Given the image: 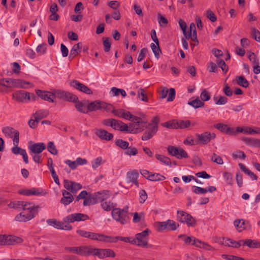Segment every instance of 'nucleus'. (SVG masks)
<instances>
[{
	"mask_svg": "<svg viewBox=\"0 0 260 260\" xmlns=\"http://www.w3.org/2000/svg\"><path fill=\"white\" fill-rule=\"evenodd\" d=\"M102 208L107 212L112 211L113 209L116 208L117 204L111 201H104L101 203Z\"/></svg>",
	"mask_w": 260,
	"mask_h": 260,
	"instance_id": "393cba45",
	"label": "nucleus"
},
{
	"mask_svg": "<svg viewBox=\"0 0 260 260\" xmlns=\"http://www.w3.org/2000/svg\"><path fill=\"white\" fill-rule=\"evenodd\" d=\"M13 97L17 102L23 103L25 100H30V93L24 90H19L13 93Z\"/></svg>",
	"mask_w": 260,
	"mask_h": 260,
	"instance_id": "f8f14e48",
	"label": "nucleus"
},
{
	"mask_svg": "<svg viewBox=\"0 0 260 260\" xmlns=\"http://www.w3.org/2000/svg\"><path fill=\"white\" fill-rule=\"evenodd\" d=\"M184 143L186 145H189L191 146L197 145L199 144V141H198V139L195 140L191 137H187L184 140Z\"/></svg>",
	"mask_w": 260,
	"mask_h": 260,
	"instance_id": "680f3d73",
	"label": "nucleus"
},
{
	"mask_svg": "<svg viewBox=\"0 0 260 260\" xmlns=\"http://www.w3.org/2000/svg\"><path fill=\"white\" fill-rule=\"evenodd\" d=\"M168 226L167 230L168 231H174L177 229V226H179L178 224H177L173 220L169 219L167 220Z\"/></svg>",
	"mask_w": 260,
	"mask_h": 260,
	"instance_id": "bf43d9fd",
	"label": "nucleus"
},
{
	"mask_svg": "<svg viewBox=\"0 0 260 260\" xmlns=\"http://www.w3.org/2000/svg\"><path fill=\"white\" fill-rule=\"evenodd\" d=\"M19 142V140H18V142L17 141V144H14V146L12 148V151L15 155H21L23 157V160L25 162V163L28 164V159L26 151L25 149H23L18 146Z\"/></svg>",
	"mask_w": 260,
	"mask_h": 260,
	"instance_id": "2eb2a0df",
	"label": "nucleus"
},
{
	"mask_svg": "<svg viewBox=\"0 0 260 260\" xmlns=\"http://www.w3.org/2000/svg\"><path fill=\"white\" fill-rule=\"evenodd\" d=\"M47 150L52 154L57 155L58 153V151L53 142L50 141L48 142L47 145Z\"/></svg>",
	"mask_w": 260,
	"mask_h": 260,
	"instance_id": "603ef678",
	"label": "nucleus"
},
{
	"mask_svg": "<svg viewBox=\"0 0 260 260\" xmlns=\"http://www.w3.org/2000/svg\"><path fill=\"white\" fill-rule=\"evenodd\" d=\"M97 203V201L95 200L94 194H93L91 196L86 198L83 201V205L84 206H90L94 205Z\"/></svg>",
	"mask_w": 260,
	"mask_h": 260,
	"instance_id": "a19ab883",
	"label": "nucleus"
},
{
	"mask_svg": "<svg viewBox=\"0 0 260 260\" xmlns=\"http://www.w3.org/2000/svg\"><path fill=\"white\" fill-rule=\"evenodd\" d=\"M196 136L199 141V144L206 145L209 143L212 139H215L216 134L209 132H206L201 134H196Z\"/></svg>",
	"mask_w": 260,
	"mask_h": 260,
	"instance_id": "423d86ee",
	"label": "nucleus"
},
{
	"mask_svg": "<svg viewBox=\"0 0 260 260\" xmlns=\"http://www.w3.org/2000/svg\"><path fill=\"white\" fill-rule=\"evenodd\" d=\"M177 129H184L189 127L191 125V122L189 120H176Z\"/></svg>",
	"mask_w": 260,
	"mask_h": 260,
	"instance_id": "e433bc0d",
	"label": "nucleus"
},
{
	"mask_svg": "<svg viewBox=\"0 0 260 260\" xmlns=\"http://www.w3.org/2000/svg\"><path fill=\"white\" fill-rule=\"evenodd\" d=\"M70 85L71 86L82 92L87 94H92V91L89 88L77 80H73L71 81L70 83Z\"/></svg>",
	"mask_w": 260,
	"mask_h": 260,
	"instance_id": "9d476101",
	"label": "nucleus"
},
{
	"mask_svg": "<svg viewBox=\"0 0 260 260\" xmlns=\"http://www.w3.org/2000/svg\"><path fill=\"white\" fill-rule=\"evenodd\" d=\"M251 34L252 38L256 41L260 42V31L258 29L252 28L251 29Z\"/></svg>",
	"mask_w": 260,
	"mask_h": 260,
	"instance_id": "6e6d98bb",
	"label": "nucleus"
},
{
	"mask_svg": "<svg viewBox=\"0 0 260 260\" xmlns=\"http://www.w3.org/2000/svg\"><path fill=\"white\" fill-rule=\"evenodd\" d=\"M239 166L241 170L246 174L249 176L252 180H257V176L250 170L246 168V167L241 163L239 164Z\"/></svg>",
	"mask_w": 260,
	"mask_h": 260,
	"instance_id": "2f4dec72",
	"label": "nucleus"
},
{
	"mask_svg": "<svg viewBox=\"0 0 260 260\" xmlns=\"http://www.w3.org/2000/svg\"><path fill=\"white\" fill-rule=\"evenodd\" d=\"M146 128H148L144 133L142 137L143 141H147L152 138L157 133L156 128H152L148 126H145Z\"/></svg>",
	"mask_w": 260,
	"mask_h": 260,
	"instance_id": "5701e85b",
	"label": "nucleus"
},
{
	"mask_svg": "<svg viewBox=\"0 0 260 260\" xmlns=\"http://www.w3.org/2000/svg\"><path fill=\"white\" fill-rule=\"evenodd\" d=\"M112 218L121 224H126L129 220L128 215V207L125 206L123 209L116 208L111 212Z\"/></svg>",
	"mask_w": 260,
	"mask_h": 260,
	"instance_id": "f257e3e1",
	"label": "nucleus"
},
{
	"mask_svg": "<svg viewBox=\"0 0 260 260\" xmlns=\"http://www.w3.org/2000/svg\"><path fill=\"white\" fill-rule=\"evenodd\" d=\"M105 249L91 248V255L98 256L100 258L105 257Z\"/></svg>",
	"mask_w": 260,
	"mask_h": 260,
	"instance_id": "58836bf2",
	"label": "nucleus"
},
{
	"mask_svg": "<svg viewBox=\"0 0 260 260\" xmlns=\"http://www.w3.org/2000/svg\"><path fill=\"white\" fill-rule=\"evenodd\" d=\"M114 129L119 130L121 131H128V127L127 124H125L120 120L114 119L112 126Z\"/></svg>",
	"mask_w": 260,
	"mask_h": 260,
	"instance_id": "a878e982",
	"label": "nucleus"
},
{
	"mask_svg": "<svg viewBox=\"0 0 260 260\" xmlns=\"http://www.w3.org/2000/svg\"><path fill=\"white\" fill-rule=\"evenodd\" d=\"M242 140L247 145L257 147V139L245 137L242 139Z\"/></svg>",
	"mask_w": 260,
	"mask_h": 260,
	"instance_id": "ea45409f",
	"label": "nucleus"
},
{
	"mask_svg": "<svg viewBox=\"0 0 260 260\" xmlns=\"http://www.w3.org/2000/svg\"><path fill=\"white\" fill-rule=\"evenodd\" d=\"M236 83L238 85L245 88L248 87L249 85L248 81L242 76L236 77Z\"/></svg>",
	"mask_w": 260,
	"mask_h": 260,
	"instance_id": "4c0bfd02",
	"label": "nucleus"
},
{
	"mask_svg": "<svg viewBox=\"0 0 260 260\" xmlns=\"http://www.w3.org/2000/svg\"><path fill=\"white\" fill-rule=\"evenodd\" d=\"M46 145L44 143H36L28 145L29 153L41 154L45 149Z\"/></svg>",
	"mask_w": 260,
	"mask_h": 260,
	"instance_id": "ddd939ff",
	"label": "nucleus"
},
{
	"mask_svg": "<svg viewBox=\"0 0 260 260\" xmlns=\"http://www.w3.org/2000/svg\"><path fill=\"white\" fill-rule=\"evenodd\" d=\"M2 132L8 138H13V144H17V141L19 140V133L10 126H5L2 128Z\"/></svg>",
	"mask_w": 260,
	"mask_h": 260,
	"instance_id": "0eeeda50",
	"label": "nucleus"
},
{
	"mask_svg": "<svg viewBox=\"0 0 260 260\" xmlns=\"http://www.w3.org/2000/svg\"><path fill=\"white\" fill-rule=\"evenodd\" d=\"M178 238L181 239L187 245H191L194 246H195V241L199 240L195 238L194 237L187 236L185 235H179Z\"/></svg>",
	"mask_w": 260,
	"mask_h": 260,
	"instance_id": "c756f323",
	"label": "nucleus"
},
{
	"mask_svg": "<svg viewBox=\"0 0 260 260\" xmlns=\"http://www.w3.org/2000/svg\"><path fill=\"white\" fill-rule=\"evenodd\" d=\"M118 240L124 241L125 242H128L132 244L135 245L136 241L134 240V238L131 237H124L121 236H110V243H116Z\"/></svg>",
	"mask_w": 260,
	"mask_h": 260,
	"instance_id": "b1692460",
	"label": "nucleus"
},
{
	"mask_svg": "<svg viewBox=\"0 0 260 260\" xmlns=\"http://www.w3.org/2000/svg\"><path fill=\"white\" fill-rule=\"evenodd\" d=\"M179 24L183 31L184 37L186 39H189V38L191 37V32H187V25L185 22L182 19H180L179 21Z\"/></svg>",
	"mask_w": 260,
	"mask_h": 260,
	"instance_id": "473e14b6",
	"label": "nucleus"
},
{
	"mask_svg": "<svg viewBox=\"0 0 260 260\" xmlns=\"http://www.w3.org/2000/svg\"><path fill=\"white\" fill-rule=\"evenodd\" d=\"M49 115V111L47 110H39L37 111L34 114V118L39 121L43 118L46 117Z\"/></svg>",
	"mask_w": 260,
	"mask_h": 260,
	"instance_id": "cd10ccee",
	"label": "nucleus"
},
{
	"mask_svg": "<svg viewBox=\"0 0 260 260\" xmlns=\"http://www.w3.org/2000/svg\"><path fill=\"white\" fill-rule=\"evenodd\" d=\"M104 162H103V159L102 157L100 156L94 159L92 161V167L93 169H96L98 168L100 165H101Z\"/></svg>",
	"mask_w": 260,
	"mask_h": 260,
	"instance_id": "052dcab7",
	"label": "nucleus"
},
{
	"mask_svg": "<svg viewBox=\"0 0 260 260\" xmlns=\"http://www.w3.org/2000/svg\"><path fill=\"white\" fill-rule=\"evenodd\" d=\"M177 219L181 222L186 223L188 226H194L196 221L189 214L183 211H177Z\"/></svg>",
	"mask_w": 260,
	"mask_h": 260,
	"instance_id": "7ed1b4c3",
	"label": "nucleus"
},
{
	"mask_svg": "<svg viewBox=\"0 0 260 260\" xmlns=\"http://www.w3.org/2000/svg\"><path fill=\"white\" fill-rule=\"evenodd\" d=\"M101 101H95L91 102L87 106L88 112L100 110Z\"/></svg>",
	"mask_w": 260,
	"mask_h": 260,
	"instance_id": "f704fd0d",
	"label": "nucleus"
},
{
	"mask_svg": "<svg viewBox=\"0 0 260 260\" xmlns=\"http://www.w3.org/2000/svg\"><path fill=\"white\" fill-rule=\"evenodd\" d=\"M37 214L38 211L34 210L32 211H23V212L15 217V220L20 222H26L34 218Z\"/></svg>",
	"mask_w": 260,
	"mask_h": 260,
	"instance_id": "6e6552de",
	"label": "nucleus"
},
{
	"mask_svg": "<svg viewBox=\"0 0 260 260\" xmlns=\"http://www.w3.org/2000/svg\"><path fill=\"white\" fill-rule=\"evenodd\" d=\"M11 81L10 85H5V83H3V80H0V85L4 87L11 88V87H19L20 88V83L21 82V79H16L11 78L10 80Z\"/></svg>",
	"mask_w": 260,
	"mask_h": 260,
	"instance_id": "7c9ffc66",
	"label": "nucleus"
},
{
	"mask_svg": "<svg viewBox=\"0 0 260 260\" xmlns=\"http://www.w3.org/2000/svg\"><path fill=\"white\" fill-rule=\"evenodd\" d=\"M82 45L81 42L75 44L70 51V57H75L78 54L81 52Z\"/></svg>",
	"mask_w": 260,
	"mask_h": 260,
	"instance_id": "72a5a7b5",
	"label": "nucleus"
},
{
	"mask_svg": "<svg viewBox=\"0 0 260 260\" xmlns=\"http://www.w3.org/2000/svg\"><path fill=\"white\" fill-rule=\"evenodd\" d=\"M195 246L201 248H203L208 250H213L214 248L212 247L211 246L209 245L206 243H205L200 240L195 241Z\"/></svg>",
	"mask_w": 260,
	"mask_h": 260,
	"instance_id": "c9c22d12",
	"label": "nucleus"
},
{
	"mask_svg": "<svg viewBox=\"0 0 260 260\" xmlns=\"http://www.w3.org/2000/svg\"><path fill=\"white\" fill-rule=\"evenodd\" d=\"M214 127L220 132L228 135H233L235 133L234 129L230 127L228 125L219 123L214 125Z\"/></svg>",
	"mask_w": 260,
	"mask_h": 260,
	"instance_id": "6ab92c4d",
	"label": "nucleus"
},
{
	"mask_svg": "<svg viewBox=\"0 0 260 260\" xmlns=\"http://www.w3.org/2000/svg\"><path fill=\"white\" fill-rule=\"evenodd\" d=\"M114 109L113 105L110 104L105 103L101 101L100 110L104 109L107 112H112V110Z\"/></svg>",
	"mask_w": 260,
	"mask_h": 260,
	"instance_id": "4d7b16f0",
	"label": "nucleus"
},
{
	"mask_svg": "<svg viewBox=\"0 0 260 260\" xmlns=\"http://www.w3.org/2000/svg\"><path fill=\"white\" fill-rule=\"evenodd\" d=\"M166 179V177L159 173H151L149 177V180L151 181H162Z\"/></svg>",
	"mask_w": 260,
	"mask_h": 260,
	"instance_id": "de8ad7c7",
	"label": "nucleus"
},
{
	"mask_svg": "<svg viewBox=\"0 0 260 260\" xmlns=\"http://www.w3.org/2000/svg\"><path fill=\"white\" fill-rule=\"evenodd\" d=\"M19 205L22 206L23 211H32V210H34L38 211L39 206H35L32 203L24 201H19Z\"/></svg>",
	"mask_w": 260,
	"mask_h": 260,
	"instance_id": "bb28decb",
	"label": "nucleus"
},
{
	"mask_svg": "<svg viewBox=\"0 0 260 260\" xmlns=\"http://www.w3.org/2000/svg\"><path fill=\"white\" fill-rule=\"evenodd\" d=\"M23 240L18 237L12 235H0V245H10L20 243Z\"/></svg>",
	"mask_w": 260,
	"mask_h": 260,
	"instance_id": "20e7f679",
	"label": "nucleus"
},
{
	"mask_svg": "<svg viewBox=\"0 0 260 260\" xmlns=\"http://www.w3.org/2000/svg\"><path fill=\"white\" fill-rule=\"evenodd\" d=\"M75 105V107L78 111L83 113H87L88 112L87 107H86L84 103L79 101Z\"/></svg>",
	"mask_w": 260,
	"mask_h": 260,
	"instance_id": "49530a36",
	"label": "nucleus"
},
{
	"mask_svg": "<svg viewBox=\"0 0 260 260\" xmlns=\"http://www.w3.org/2000/svg\"><path fill=\"white\" fill-rule=\"evenodd\" d=\"M95 134L101 139L106 141H110L113 138V135L112 134L109 133L107 131L102 129L96 130Z\"/></svg>",
	"mask_w": 260,
	"mask_h": 260,
	"instance_id": "4be33fe9",
	"label": "nucleus"
},
{
	"mask_svg": "<svg viewBox=\"0 0 260 260\" xmlns=\"http://www.w3.org/2000/svg\"><path fill=\"white\" fill-rule=\"evenodd\" d=\"M115 144L117 146L124 150L126 149L129 146V143L127 142L124 141L121 139L117 140L115 141Z\"/></svg>",
	"mask_w": 260,
	"mask_h": 260,
	"instance_id": "5fc2aeb1",
	"label": "nucleus"
},
{
	"mask_svg": "<svg viewBox=\"0 0 260 260\" xmlns=\"http://www.w3.org/2000/svg\"><path fill=\"white\" fill-rule=\"evenodd\" d=\"M223 178L226 181L228 184L232 185L233 184V180L232 175L228 172H224L223 174Z\"/></svg>",
	"mask_w": 260,
	"mask_h": 260,
	"instance_id": "69168bd1",
	"label": "nucleus"
},
{
	"mask_svg": "<svg viewBox=\"0 0 260 260\" xmlns=\"http://www.w3.org/2000/svg\"><path fill=\"white\" fill-rule=\"evenodd\" d=\"M149 232V229H147L142 232L136 234L134 240L136 241V243L135 245L142 247H149L148 244V237Z\"/></svg>",
	"mask_w": 260,
	"mask_h": 260,
	"instance_id": "f03ea898",
	"label": "nucleus"
},
{
	"mask_svg": "<svg viewBox=\"0 0 260 260\" xmlns=\"http://www.w3.org/2000/svg\"><path fill=\"white\" fill-rule=\"evenodd\" d=\"M159 122V118L158 116H155L153 117L150 123L148 124V126L152 128H156L157 131L158 128V123Z\"/></svg>",
	"mask_w": 260,
	"mask_h": 260,
	"instance_id": "3c124183",
	"label": "nucleus"
},
{
	"mask_svg": "<svg viewBox=\"0 0 260 260\" xmlns=\"http://www.w3.org/2000/svg\"><path fill=\"white\" fill-rule=\"evenodd\" d=\"M127 182H132L137 187H139V182L138 178L139 176V173L137 170H134L131 172H128L126 174Z\"/></svg>",
	"mask_w": 260,
	"mask_h": 260,
	"instance_id": "aec40b11",
	"label": "nucleus"
},
{
	"mask_svg": "<svg viewBox=\"0 0 260 260\" xmlns=\"http://www.w3.org/2000/svg\"><path fill=\"white\" fill-rule=\"evenodd\" d=\"M248 58L250 61L251 63L253 64V65L256 64H258L259 60L255 54L253 52H248Z\"/></svg>",
	"mask_w": 260,
	"mask_h": 260,
	"instance_id": "13d9d810",
	"label": "nucleus"
},
{
	"mask_svg": "<svg viewBox=\"0 0 260 260\" xmlns=\"http://www.w3.org/2000/svg\"><path fill=\"white\" fill-rule=\"evenodd\" d=\"M94 194L98 203L99 202L101 203L109 199L111 196V192L109 190H103L95 192Z\"/></svg>",
	"mask_w": 260,
	"mask_h": 260,
	"instance_id": "f3484780",
	"label": "nucleus"
},
{
	"mask_svg": "<svg viewBox=\"0 0 260 260\" xmlns=\"http://www.w3.org/2000/svg\"><path fill=\"white\" fill-rule=\"evenodd\" d=\"M46 192L42 188H31V195L44 196Z\"/></svg>",
	"mask_w": 260,
	"mask_h": 260,
	"instance_id": "338daca9",
	"label": "nucleus"
},
{
	"mask_svg": "<svg viewBox=\"0 0 260 260\" xmlns=\"http://www.w3.org/2000/svg\"><path fill=\"white\" fill-rule=\"evenodd\" d=\"M64 188L73 193H76L82 188L81 184L69 180L65 179L63 181Z\"/></svg>",
	"mask_w": 260,
	"mask_h": 260,
	"instance_id": "9b49d317",
	"label": "nucleus"
},
{
	"mask_svg": "<svg viewBox=\"0 0 260 260\" xmlns=\"http://www.w3.org/2000/svg\"><path fill=\"white\" fill-rule=\"evenodd\" d=\"M36 92L37 95L42 99L49 102H54V95L53 92L39 89L36 90Z\"/></svg>",
	"mask_w": 260,
	"mask_h": 260,
	"instance_id": "4468645a",
	"label": "nucleus"
},
{
	"mask_svg": "<svg viewBox=\"0 0 260 260\" xmlns=\"http://www.w3.org/2000/svg\"><path fill=\"white\" fill-rule=\"evenodd\" d=\"M167 150L169 154L175 156L178 159L183 158H188V156L187 152L182 148H177L173 146H169Z\"/></svg>",
	"mask_w": 260,
	"mask_h": 260,
	"instance_id": "39448f33",
	"label": "nucleus"
},
{
	"mask_svg": "<svg viewBox=\"0 0 260 260\" xmlns=\"http://www.w3.org/2000/svg\"><path fill=\"white\" fill-rule=\"evenodd\" d=\"M62 194L63 197L60 200V203L61 204H63L64 206H67L73 202L74 197L70 192L66 190H63L62 191Z\"/></svg>",
	"mask_w": 260,
	"mask_h": 260,
	"instance_id": "412c9836",
	"label": "nucleus"
},
{
	"mask_svg": "<svg viewBox=\"0 0 260 260\" xmlns=\"http://www.w3.org/2000/svg\"><path fill=\"white\" fill-rule=\"evenodd\" d=\"M89 219L87 215L83 213H73L64 218L66 222H74L75 221H85Z\"/></svg>",
	"mask_w": 260,
	"mask_h": 260,
	"instance_id": "1a4fd4ad",
	"label": "nucleus"
},
{
	"mask_svg": "<svg viewBox=\"0 0 260 260\" xmlns=\"http://www.w3.org/2000/svg\"><path fill=\"white\" fill-rule=\"evenodd\" d=\"M234 225L235 226V227L239 231H242V229H240L241 228L243 230L245 229V228L244 226V223H245V221L243 220H242V219H241V220H238V219L235 220L234 221Z\"/></svg>",
	"mask_w": 260,
	"mask_h": 260,
	"instance_id": "0e129e2a",
	"label": "nucleus"
},
{
	"mask_svg": "<svg viewBox=\"0 0 260 260\" xmlns=\"http://www.w3.org/2000/svg\"><path fill=\"white\" fill-rule=\"evenodd\" d=\"M187 104L196 109L202 107L204 105V102L201 101L199 98L191 101H188Z\"/></svg>",
	"mask_w": 260,
	"mask_h": 260,
	"instance_id": "79ce46f5",
	"label": "nucleus"
},
{
	"mask_svg": "<svg viewBox=\"0 0 260 260\" xmlns=\"http://www.w3.org/2000/svg\"><path fill=\"white\" fill-rule=\"evenodd\" d=\"M150 47L151 49L155 55V56L158 58L160 56V53H161V51L159 46V44L156 45L154 43H151L150 45Z\"/></svg>",
	"mask_w": 260,
	"mask_h": 260,
	"instance_id": "a18cd8bd",
	"label": "nucleus"
},
{
	"mask_svg": "<svg viewBox=\"0 0 260 260\" xmlns=\"http://www.w3.org/2000/svg\"><path fill=\"white\" fill-rule=\"evenodd\" d=\"M211 160L214 162H216L219 165H222L223 164V161L221 157L214 153L211 157Z\"/></svg>",
	"mask_w": 260,
	"mask_h": 260,
	"instance_id": "774afa93",
	"label": "nucleus"
},
{
	"mask_svg": "<svg viewBox=\"0 0 260 260\" xmlns=\"http://www.w3.org/2000/svg\"><path fill=\"white\" fill-rule=\"evenodd\" d=\"M132 123L130 125L135 129L140 131L143 130V128L145 126L146 122L143 121L142 118L135 116L132 121Z\"/></svg>",
	"mask_w": 260,
	"mask_h": 260,
	"instance_id": "a211bd4d",
	"label": "nucleus"
},
{
	"mask_svg": "<svg viewBox=\"0 0 260 260\" xmlns=\"http://www.w3.org/2000/svg\"><path fill=\"white\" fill-rule=\"evenodd\" d=\"M47 45L46 43H42L38 46L36 48L37 52L40 55H43L46 53Z\"/></svg>",
	"mask_w": 260,
	"mask_h": 260,
	"instance_id": "864d4df0",
	"label": "nucleus"
},
{
	"mask_svg": "<svg viewBox=\"0 0 260 260\" xmlns=\"http://www.w3.org/2000/svg\"><path fill=\"white\" fill-rule=\"evenodd\" d=\"M176 120L173 119L162 123L161 125L167 128L177 129Z\"/></svg>",
	"mask_w": 260,
	"mask_h": 260,
	"instance_id": "09e8293b",
	"label": "nucleus"
},
{
	"mask_svg": "<svg viewBox=\"0 0 260 260\" xmlns=\"http://www.w3.org/2000/svg\"><path fill=\"white\" fill-rule=\"evenodd\" d=\"M236 131L244 134H254V129L249 127H237Z\"/></svg>",
	"mask_w": 260,
	"mask_h": 260,
	"instance_id": "8fccbe9b",
	"label": "nucleus"
},
{
	"mask_svg": "<svg viewBox=\"0 0 260 260\" xmlns=\"http://www.w3.org/2000/svg\"><path fill=\"white\" fill-rule=\"evenodd\" d=\"M91 247L86 246L78 247V254L82 256H88L91 255Z\"/></svg>",
	"mask_w": 260,
	"mask_h": 260,
	"instance_id": "c85d7f7f",
	"label": "nucleus"
},
{
	"mask_svg": "<svg viewBox=\"0 0 260 260\" xmlns=\"http://www.w3.org/2000/svg\"><path fill=\"white\" fill-rule=\"evenodd\" d=\"M88 238L93 240H96L100 242L108 243H110V236H107L104 234H98L90 232L89 233Z\"/></svg>",
	"mask_w": 260,
	"mask_h": 260,
	"instance_id": "dca6fc26",
	"label": "nucleus"
},
{
	"mask_svg": "<svg viewBox=\"0 0 260 260\" xmlns=\"http://www.w3.org/2000/svg\"><path fill=\"white\" fill-rule=\"evenodd\" d=\"M243 245H246L251 248H256L257 246V241L255 240L246 239L242 241Z\"/></svg>",
	"mask_w": 260,
	"mask_h": 260,
	"instance_id": "37998d69",
	"label": "nucleus"
},
{
	"mask_svg": "<svg viewBox=\"0 0 260 260\" xmlns=\"http://www.w3.org/2000/svg\"><path fill=\"white\" fill-rule=\"evenodd\" d=\"M155 157L157 160H159L160 161L165 164L166 165L170 166L171 165L172 163L171 160L168 157L162 155L156 154L155 155Z\"/></svg>",
	"mask_w": 260,
	"mask_h": 260,
	"instance_id": "c03bdc74",
	"label": "nucleus"
},
{
	"mask_svg": "<svg viewBox=\"0 0 260 260\" xmlns=\"http://www.w3.org/2000/svg\"><path fill=\"white\" fill-rule=\"evenodd\" d=\"M138 98L144 102H147L148 98L146 96V94L145 92V90L143 88H140L138 91Z\"/></svg>",
	"mask_w": 260,
	"mask_h": 260,
	"instance_id": "e2e57ef3",
	"label": "nucleus"
}]
</instances>
